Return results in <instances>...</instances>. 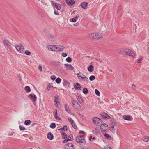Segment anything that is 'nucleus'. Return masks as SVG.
<instances>
[{
	"label": "nucleus",
	"instance_id": "obj_49",
	"mask_svg": "<svg viewBox=\"0 0 149 149\" xmlns=\"http://www.w3.org/2000/svg\"><path fill=\"white\" fill-rule=\"evenodd\" d=\"M71 124L72 127L74 129H77V126L76 125L75 123H74V122L73 123H72Z\"/></svg>",
	"mask_w": 149,
	"mask_h": 149
},
{
	"label": "nucleus",
	"instance_id": "obj_9",
	"mask_svg": "<svg viewBox=\"0 0 149 149\" xmlns=\"http://www.w3.org/2000/svg\"><path fill=\"white\" fill-rule=\"evenodd\" d=\"M51 3L53 7L58 10H60L61 7V5L58 3H55L54 1H52Z\"/></svg>",
	"mask_w": 149,
	"mask_h": 149
},
{
	"label": "nucleus",
	"instance_id": "obj_31",
	"mask_svg": "<svg viewBox=\"0 0 149 149\" xmlns=\"http://www.w3.org/2000/svg\"><path fill=\"white\" fill-rule=\"evenodd\" d=\"M31 122L29 120H26L25 121L24 124L26 125H29L31 123Z\"/></svg>",
	"mask_w": 149,
	"mask_h": 149
},
{
	"label": "nucleus",
	"instance_id": "obj_23",
	"mask_svg": "<svg viewBox=\"0 0 149 149\" xmlns=\"http://www.w3.org/2000/svg\"><path fill=\"white\" fill-rule=\"evenodd\" d=\"M47 138L49 139L52 140L54 138V136L51 132H49L47 135Z\"/></svg>",
	"mask_w": 149,
	"mask_h": 149
},
{
	"label": "nucleus",
	"instance_id": "obj_46",
	"mask_svg": "<svg viewBox=\"0 0 149 149\" xmlns=\"http://www.w3.org/2000/svg\"><path fill=\"white\" fill-rule=\"evenodd\" d=\"M44 31L46 36H48L49 35V31L46 29H44Z\"/></svg>",
	"mask_w": 149,
	"mask_h": 149
},
{
	"label": "nucleus",
	"instance_id": "obj_41",
	"mask_svg": "<svg viewBox=\"0 0 149 149\" xmlns=\"http://www.w3.org/2000/svg\"><path fill=\"white\" fill-rule=\"evenodd\" d=\"M104 136L106 137V138L110 140L111 139V136L107 134H105Z\"/></svg>",
	"mask_w": 149,
	"mask_h": 149
},
{
	"label": "nucleus",
	"instance_id": "obj_50",
	"mask_svg": "<svg viewBox=\"0 0 149 149\" xmlns=\"http://www.w3.org/2000/svg\"><path fill=\"white\" fill-rule=\"evenodd\" d=\"M61 55L63 57H66L67 56V54L66 53L63 52L62 53Z\"/></svg>",
	"mask_w": 149,
	"mask_h": 149
},
{
	"label": "nucleus",
	"instance_id": "obj_27",
	"mask_svg": "<svg viewBox=\"0 0 149 149\" xmlns=\"http://www.w3.org/2000/svg\"><path fill=\"white\" fill-rule=\"evenodd\" d=\"M123 118L125 120H130V117L129 115H124L123 116Z\"/></svg>",
	"mask_w": 149,
	"mask_h": 149
},
{
	"label": "nucleus",
	"instance_id": "obj_52",
	"mask_svg": "<svg viewBox=\"0 0 149 149\" xmlns=\"http://www.w3.org/2000/svg\"><path fill=\"white\" fill-rule=\"evenodd\" d=\"M84 135H80L79 136H78L77 137H79V139H84Z\"/></svg>",
	"mask_w": 149,
	"mask_h": 149
},
{
	"label": "nucleus",
	"instance_id": "obj_11",
	"mask_svg": "<svg viewBox=\"0 0 149 149\" xmlns=\"http://www.w3.org/2000/svg\"><path fill=\"white\" fill-rule=\"evenodd\" d=\"M65 149H74V146L72 143H69L65 145Z\"/></svg>",
	"mask_w": 149,
	"mask_h": 149
},
{
	"label": "nucleus",
	"instance_id": "obj_63",
	"mask_svg": "<svg viewBox=\"0 0 149 149\" xmlns=\"http://www.w3.org/2000/svg\"><path fill=\"white\" fill-rule=\"evenodd\" d=\"M79 17V15H78L77 16H76L74 17V18H75V19L77 20L78 18Z\"/></svg>",
	"mask_w": 149,
	"mask_h": 149
},
{
	"label": "nucleus",
	"instance_id": "obj_19",
	"mask_svg": "<svg viewBox=\"0 0 149 149\" xmlns=\"http://www.w3.org/2000/svg\"><path fill=\"white\" fill-rule=\"evenodd\" d=\"M48 39L50 41L52 42H54L55 41V39L54 36L51 35H49L48 36Z\"/></svg>",
	"mask_w": 149,
	"mask_h": 149
},
{
	"label": "nucleus",
	"instance_id": "obj_28",
	"mask_svg": "<svg viewBox=\"0 0 149 149\" xmlns=\"http://www.w3.org/2000/svg\"><path fill=\"white\" fill-rule=\"evenodd\" d=\"M88 70L90 72H92L94 70V67L92 65H91L88 68Z\"/></svg>",
	"mask_w": 149,
	"mask_h": 149
},
{
	"label": "nucleus",
	"instance_id": "obj_58",
	"mask_svg": "<svg viewBox=\"0 0 149 149\" xmlns=\"http://www.w3.org/2000/svg\"><path fill=\"white\" fill-rule=\"evenodd\" d=\"M79 134H84V131H79Z\"/></svg>",
	"mask_w": 149,
	"mask_h": 149
},
{
	"label": "nucleus",
	"instance_id": "obj_43",
	"mask_svg": "<svg viewBox=\"0 0 149 149\" xmlns=\"http://www.w3.org/2000/svg\"><path fill=\"white\" fill-rule=\"evenodd\" d=\"M61 81V79L59 77H58L55 80L57 84H59Z\"/></svg>",
	"mask_w": 149,
	"mask_h": 149
},
{
	"label": "nucleus",
	"instance_id": "obj_37",
	"mask_svg": "<svg viewBox=\"0 0 149 149\" xmlns=\"http://www.w3.org/2000/svg\"><path fill=\"white\" fill-rule=\"evenodd\" d=\"M68 139L69 141H72L73 140V135L72 134L70 135L69 136H68Z\"/></svg>",
	"mask_w": 149,
	"mask_h": 149
},
{
	"label": "nucleus",
	"instance_id": "obj_21",
	"mask_svg": "<svg viewBox=\"0 0 149 149\" xmlns=\"http://www.w3.org/2000/svg\"><path fill=\"white\" fill-rule=\"evenodd\" d=\"M114 123L112 122V123L111 125L110 131L113 133H115V130L114 129Z\"/></svg>",
	"mask_w": 149,
	"mask_h": 149
},
{
	"label": "nucleus",
	"instance_id": "obj_62",
	"mask_svg": "<svg viewBox=\"0 0 149 149\" xmlns=\"http://www.w3.org/2000/svg\"><path fill=\"white\" fill-rule=\"evenodd\" d=\"M54 13L55 15H58L59 14V13H57V12L55 11H54Z\"/></svg>",
	"mask_w": 149,
	"mask_h": 149
},
{
	"label": "nucleus",
	"instance_id": "obj_16",
	"mask_svg": "<svg viewBox=\"0 0 149 149\" xmlns=\"http://www.w3.org/2000/svg\"><path fill=\"white\" fill-rule=\"evenodd\" d=\"M66 2L69 6H71L75 3V1L74 0H66Z\"/></svg>",
	"mask_w": 149,
	"mask_h": 149
},
{
	"label": "nucleus",
	"instance_id": "obj_61",
	"mask_svg": "<svg viewBox=\"0 0 149 149\" xmlns=\"http://www.w3.org/2000/svg\"><path fill=\"white\" fill-rule=\"evenodd\" d=\"M17 77L18 78V79L19 80H20V81H21V76L20 75L17 76Z\"/></svg>",
	"mask_w": 149,
	"mask_h": 149
},
{
	"label": "nucleus",
	"instance_id": "obj_8",
	"mask_svg": "<svg viewBox=\"0 0 149 149\" xmlns=\"http://www.w3.org/2000/svg\"><path fill=\"white\" fill-rule=\"evenodd\" d=\"M79 137H77L76 139L77 142L79 144L84 146L86 144V142L84 139H79Z\"/></svg>",
	"mask_w": 149,
	"mask_h": 149
},
{
	"label": "nucleus",
	"instance_id": "obj_18",
	"mask_svg": "<svg viewBox=\"0 0 149 149\" xmlns=\"http://www.w3.org/2000/svg\"><path fill=\"white\" fill-rule=\"evenodd\" d=\"M55 45H48L47 47V48L49 50H51L52 51H55Z\"/></svg>",
	"mask_w": 149,
	"mask_h": 149
},
{
	"label": "nucleus",
	"instance_id": "obj_32",
	"mask_svg": "<svg viewBox=\"0 0 149 149\" xmlns=\"http://www.w3.org/2000/svg\"><path fill=\"white\" fill-rule=\"evenodd\" d=\"M59 48L58 49V51H63L65 49V47L63 45H58Z\"/></svg>",
	"mask_w": 149,
	"mask_h": 149
},
{
	"label": "nucleus",
	"instance_id": "obj_10",
	"mask_svg": "<svg viewBox=\"0 0 149 149\" xmlns=\"http://www.w3.org/2000/svg\"><path fill=\"white\" fill-rule=\"evenodd\" d=\"M108 128V125L106 124H102L100 126V129L102 132H105L106 130Z\"/></svg>",
	"mask_w": 149,
	"mask_h": 149
},
{
	"label": "nucleus",
	"instance_id": "obj_51",
	"mask_svg": "<svg viewBox=\"0 0 149 149\" xmlns=\"http://www.w3.org/2000/svg\"><path fill=\"white\" fill-rule=\"evenodd\" d=\"M51 78L52 80H54L56 79V77L54 75H52L51 76Z\"/></svg>",
	"mask_w": 149,
	"mask_h": 149
},
{
	"label": "nucleus",
	"instance_id": "obj_64",
	"mask_svg": "<svg viewBox=\"0 0 149 149\" xmlns=\"http://www.w3.org/2000/svg\"><path fill=\"white\" fill-rule=\"evenodd\" d=\"M92 139V136H90V138H89V141H91Z\"/></svg>",
	"mask_w": 149,
	"mask_h": 149
},
{
	"label": "nucleus",
	"instance_id": "obj_5",
	"mask_svg": "<svg viewBox=\"0 0 149 149\" xmlns=\"http://www.w3.org/2000/svg\"><path fill=\"white\" fill-rule=\"evenodd\" d=\"M93 121L94 124L97 125H99L102 122V121L97 117H94L92 119Z\"/></svg>",
	"mask_w": 149,
	"mask_h": 149
},
{
	"label": "nucleus",
	"instance_id": "obj_4",
	"mask_svg": "<svg viewBox=\"0 0 149 149\" xmlns=\"http://www.w3.org/2000/svg\"><path fill=\"white\" fill-rule=\"evenodd\" d=\"M4 45L7 50L10 51L11 49V44L9 40H4L3 41Z\"/></svg>",
	"mask_w": 149,
	"mask_h": 149
},
{
	"label": "nucleus",
	"instance_id": "obj_36",
	"mask_svg": "<svg viewBox=\"0 0 149 149\" xmlns=\"http://www.w3.org/2000/svg\"><path fill=\"white\" fill-rule=\"evenodd\" d=\"M116 10L117 14L120 12L121 10V6L120 5L117 6Z\"/></svg>",
	"mask_w": 149,
	"mask_h": 149
},
{
	"label": "nucleus",
	"instance_id": "obj_6",
	"mask_svg": "<svg viewBox=\"0 0 149 149\" xmlns=\"http://www.w3.org/2000/svg\"><path fill=\"white\" fill-rule=\"evenodd\" d=\"M15 47L16 50L19 52L21 53H23L24 48L22 44H20L19 45H15Z\"/></svg>",
	"mask_w": 149,
	"mask_h": 149
},
{
	"label": "nucleus",
	"instance_id": "obj_15",
	"mask_svg": "<svg viewBox=\"0 0 149 149\" xmlns=\"http://www.w3.org/2000/svg\"><path fill=\"white\" fill-rule=\"evenodd\" d=\"M64 65L66 66V69L69 70H73L74 68L71 64H65Z\"/></svg>",
	"mask_w": 149,
	"mask_h": 149
},
{
	"label": "nucleus",
	"instance_id": "obj_55",
	"mask_svg": "<svg viewBox=\"0 0 149 149\" xmlns=\"http://www.w3.org/2000/svg\"><path fill=\"white\" fill-rule=\"evenodd\" d=\"M69 140H68V139L64 140L63 141V143H65L68 141H69Z\"/></svg>",
	"mask_w": 149,
	"mask_h": 149
},
{
	"label": "nucleus",
	"instance_id": "obj_26",
	"mask_svg": "<svg viewBox=\"0 0 149 149\" xmlns=\"http://www.w3.org/2000/svg\"><path fill=\"white\" fill-rule=\"evenodd\" d=\"M61 136L62 138V139H67L68 138V136L67 135L66 133L65 132H62L61 133Z\"/></svg>",
	"mask_w": 149,
	"mask_h": 149
},
{
	"label": "nucleus",
	"instance_id": "obj_47",
	"mask_svg": "<svg viewBox=\"0 0 149 149\" xmlns=\"http://www.w3.org/2000/svg\"><path fill=\"white\" fill-rule=\"evenodd\" d=\"M68 120L71 124L73 123L74 122V120L70 118H68Z\"/></svg>",
	"mask_w": 149,
	"mask_h": 149
},
{
	"label": "nucleus",
	"instance_id": "obj_7",
	"mask_svg": "<svg viewBox=\"0 0 149 149\" xmlns=\"http://www.w3.org/2000/svg\"><path fill=\"white\" fill-rule=\"evenodd\" d=\"M125 52L124 55L130 56L133 57H135V53L129 49H125Z\"/></svg>",
	"mask_w": 149,
	"mask_h": 149
},
{
	"label": "nucleus",
	"instance_id": "obj_22",
	"mask_svg": "<svg viewBox=\"0 0 149 149\" xmlns=\"http://www.w3.org/2000/svg\"><path fill=\"white\" fill-rule=\"evenodd\" d=\"M125 49L124 48H120L118 49L117 51L118 53L124 55Z\"/></svg>",
	"mask_w": 149,
	"mask_h": 149
},
{
	"label": "nucleus",
	"instance_id": "obj_24",
	"mask_svg": "<svg viewBox=\"0 0 149 149\" xmlns=\"http://www.w3.org/2000/svg\"><path fill=\"white\" fill-rule=\"evenodd\" d=\"M63 86L67 85L69 87L70 86V82L64 79L63 83Z\"/></svg>",
	"mask_w": 149,
	"mask_h": 149
},
{
	"label": "nucleus",
	"instance_id": "obj_20",
	"mask_svg": "<svg viewBox=\"0 0 149 149\" xmlns=\"http://www.w3.org/2000/svg\"><path fill=\"white\" fill-rule=\"evenodd\" d=\"M74 87L75 89L78 90H81V88L79 84L77 82L75 84Z\"/></svg>",
	"mask_w": 149,
	"mask_h": 149
},
{
	"label": "nucleus",
	"instance_id": "obj_56",
	"mask_svg": "<svg viewBox=\"0 0 149 149\" xmlns=\"http://www.w3.org/2000/svg\"><path fill=\"white\" fill-rule=\"evenodd\" d=\"M77 20L75 19L74 17L72 19L71 21L72 22H76Z\"/></svg>",
	"mask_w": 149,
	"mask_h": 149
},
{
	"label": "nucleus",
	"instance_id": "obj_38",
	"mask_svg": "<svg viewBox=\"0 0 149 149\" xmlns=\"http://www.w3.org/2000/svg\"><path fill=\"white\" fill-rule=\"evenodd\" d=\"M56 127V124L55 123H52L50 126V127L52 129L54 128H55Z\"/></svg>",
	"mask_w": 149,
	"mask_h": 149
},
{
	"label": "nucleus",
	"instance_id": "obj_2",
	"mask_svg": "<svg viewBox=\"0 0 149 149\" xmlns=\"http://www.w3.org/2000/svg\"><path fill=\"white\" fill-rule=\"evenodd\" d=\"M77 77L80 80L87 82L89 81L88 78L85 75L81 72H79L77 74Z\"/></svg>",
	"mask_w": 149,
	"mask_h": 149
},
{
	"label": "nucleus",
	"instance_id": "obj_45",
	"mask_svg": "<svg viewBox=\"0 0 149 149\" xmlns=\"http://www.w3.org/2000/svg\"><path fill=\"white\" fill-rule=\"evenodd\" d=\"M25 54L26 55H29L31 54V53L29 50H26L25 51Z\"/></svg>",
	"mask_w": 149,
	"mask_h": 149
},
{
	"label": "nucleus",
	"instance_id": "obj_59",
	"mask_svg": "<svg viewBox=\"0 0 149 149\" xmlns=\"http://www.w3.org/2000/svg\"><path fill=\"white\" fill-rule=\"evenodd\" d=\"M142 57H141L140 59H139L138 61L137 62L139 63H141V60L142 59Z\"/></svg>",
	"mask_w": 149,
	"mask_h": 149
},
{
	"label": "nucleus",
	"instance_id": "obj_35",
	"mask_svg": "<svg viewBox=\"0 0 149 149\" xmlns=\"http://www.w3.org/2000/svg\"><path fill=\"white\" fill-rule=\"evenodd\" d=\"M88 91L86 88H84L83 90V92L84 94H86L88 93Z\"/></svg>",
	"mask_w": 149,
	"mask_h": 149
},
{
	"label": "nucleus",
	"instance_id": "obj_12",
	"mask_svg": "<svg viewBox=\"0 0 149 149\" xmlns=\"http://www.w3.org/2000/svg\"><path fill=\"white\" fill-rule=\"evenodd\" d=\"M28 97L30 99H32L33 102H35L37 100V97L34 94H30L28 96Z\"/></svg>",
	"mask_w": 149,
	"mask_h": 149
},
{
	"label": "nucleus",
	"instance_id": "obj_34",
	"mask_svg": "<svg viewBox=\"0 0 149 149\" xmlns=\"http://www.w3.org/2000/svg\"><path fill=\"white\" fill-rule=\"evenodd\" d=\"M25 90L26 92L29 93L31 89L30 87L29 86H26L25 87Z\"/></svg>",
	"mask_w": 149,
	"mask_h": 149
},
{
	"label": "nucleus",
	"instance_id": "obj_33",
	"mask_svg": "<svg viewBox=\"0 0 149 149\" xmlns=\"http://www.w3.org/2000/svg\"><path fill=\"white\" fill-rule=\"evenodd\" d=\"M58 95H56L54 97V101L55 103L57 104L58 102Z\"/></svg>",
	"mask_w": 149,
	"mask_h": 149
},
{
	"label": "nucleus",
	"instance_id": "obj_30",
	"mask_svg": "<svg viewBox=\"0 0 149 149\" xmlns=\"http://www.w3.org/2000/svg\"><path fill=\"white\" fill-rule=\"evenodd\" d=\"M54 115L55 116V118L57 120H61V118H59L57 116V110L56 111V112L54 113Z\"/></svg>",
	"mask_w": 149,
	"mask_h": 149
},
{
	"label": "nucleus",
	"instance_id": "obj_29",
	"mask_svg": "<svg viewBox=\"0 0 149 149\" xmlns=\"http://www.w3.org/2000/svg\"><path fill=\"white\" fill-rule=\"evenodd\" d=\"M142 141L145 142H147L149 141V137L147 136L143 137L142 139Z\"/></svg>",
	"mask_w": 149,
	"mask_h": 149
},
{
	"label": "nucleus",
	"instance_id": "obj_3",
	"mask_svg": "<svg viewBox=\"0 0 149 149\" xmlns=\"http://www.w3.org/2000/svg\"><path fill=\"white\" fill-rule=\"evenodd\" d=\"M71 101L73 107L75 109L80 111L81 110V107L80 105L76 100H74L73 98L71 99Z\"/></svg>",
	"mask_w": 149,
	"mask_h": 149
},
{
	"label": "nucleus",
	"instance_id": "obj_40",
	"mask_svg": "<svg viewBox=\"0 0 149 149\" xmlns=\"http://www.w3.org/2000/svg\"><path fill=\"white\" fill-rule=\"evenodd\" d=\"M95 94L98 96L100 95V93L99 91L97 89H95Z\"/></svg>",
	"mask_w": 149,
	"mask_h": 149
},
{
	"label": "nucleus",
	"instance_id": "obj_54",
	"mask_svg": "<svg viewBox=\"0 0 149 149\" xmlns=\"http://www.w3.org/2000/svg\"><path fill=\"white\" fill-rule=\"evenodd\" d=\"M132 88L134 90H135L136 88V87L135 85L132 84Z\"/></svg>",
	"mask_w": 149,
	"mask_h": 149
},
{
	"label": "nucleus",
	"instance_id": "obj_48",
	"mask_svg": "<svg viewBox=\"0 0 149 149\" xmlns=\"http://www.w3.org/2000/svg\"><path fill=\"white\" fill-rule=\"evenodd\" d=\"M19 128L21 130H26V128L25 127L21 125L19 126Z\"/></svg>",
	"mask_w": 149,
	"mask_h": 149
},
{
	"label": "nucleus",
	"instance_id": "obj_14",
	"mask_svg": "<svg viewBox=\"0 0 149 149\" xmlns=\"http://www.w3.org/2000/svg\"><path fill=\"white\" fill-rule=\"evenodd\" d=\"M100 115L103 118L105 119L106 118L110 119L111 118L110 117L109 115L105 113H101Z\"/></svg>",
	"mask_w": 149,
	"mask_h": 149
},
{
	"label": "nucleus",
	"instance_id": "obj_57",
	"mask_svg": "<svg viewBox=\"0 0 149 149\" xmlns=\"http://www.w3.org/2000/svg\"><path fill=\"white\" fill-rule=\"evenodd\" d=\"M38 68L40 71H42V67L40 65L38 66Z\"/></svg>",
	"mask_w": 149,
	"mask_h": 149
},
{
	"label": "nucleus",
	"instance_id": "obj_44",
	"mask_svg": "<svg viewBox=\"0 0 149 149\" xmlns=\"http://www.w3.org/2000/svg\"><path fill=\"white\" fill-rule=\"evenodd\" d=\"M95 78V77L94 75H91L89 77V80L91 81H92L94 80Z\"/></svg>",
	"mask_w": 149,
	"mask_h": 149
},
{
	"label": "nucleus",
	"instance_id": "obj_17",
	"mask_svg": "<svg viewBox=\"0 0 149 149\" xmlns=\"http://www.w3.org/2000/svg\"><path fill=\"white\" fill-rule=\"evenodd\" d=\"M64 106L66 111L68 113H70L71 111L69 109L68 105L67 104H64Z\"/></svg>",
	"mask_w": 149,
	"mask_h": 149
},
{
	"label": "nucleus",
	"instance_id": "obj_42",
	"mask_svg": "<svg viewBox=\"0 0 149 149\" xmlns=\"http://www.w3.org/2000/svg\"><path fill=\"white\" fill-rule=\"evenodd\" d=\"M66 61L70 63L72 61V59L70 57H68L66 58Z\"/></svg>",
	"mask_w": 149,
	"mask_h": 149
},
{
	"label": "nucleus",
	"instance_id": "obj_25",
	"mask_svg": "<svg viewBox=\"0 0 149 149\" xmlns=\"http://www.w3.org/2000/svg\"><path fill=\"white\" fill-rule=\"evenodd\" d=\"M77 99L78 100V102L81 104L84 103V101L82 98L80 96H78L77 97Z\"/></svg>",
	"mask_w": 149,
	"mask_h": 149
},
{
	"label": "nucleus",
	"instance_id": "obj_13",
	"mask_svg": "<svg viewBox=\"0 0 149 149\" xmlns=\"http://www.w3.org/2000/svg\"><path fill=\"white\" fill-rule=\"evenodd\" d=\"M88 4V3L84 2H81L80 5L84 9H86L87 8V6Z\"/></svg>",
	"mask_w": 149,
	"mask_h": 149
},
{
	"label": "nucleus",
	"instance_id": "obj_39",
	"mask_svg": "<svg viewBox=\"0 0 149 149\" xmlns=\"http://www.w3.org/2000/svg\"><path fill=\"white\" fill-rule=\"evenodd\" d=\"M59 130H63L65 131H67V126L65 125L63 128H60Z\"/></svg>",
	"mask_w": 149,
	"mask_h": 149
},
{
	"label": "nucleus",
	"instance_id": "obj_53",
	"mask_svg": "<svg viewBox=\"0 0 149 149\" xmlns=\"http://www.w3.org/2000/svg\"><path fill=\"white\" fill-rule=\"evenodd\" d=\"M103 149H112L111 148V147L107 146L106 147H104Z\"/></svg>",
	"mask_w": 149,
	"mask_h": 149
},
{
	"label": "nucleus",
	"instance_id": "obj_1",
	"mask_svg": "<svg viewBox=\"0 0 149 149\" xmlns=\"http://www.w3.org/2000/svg\"><path fill=\"white\" fill-rule=\"evenodd\" d=\"M88 36L91 39H99L103 37V35L100 33H90L88 34Z\"/></svg>",
	"mask_w": 149,
	"mask_h": 149
},
{
	"label": "nucleus",
	"instance_id": "obj_60",
	"mask_svg": "<svg viewBox=\"0 0 149 149\" xmlns=\"http://www.w3.org/2000/svg\"><path fill=\"white\" fill-rule=\"evenodd\" d=\"M59 48V47H58V45L57 47H56V46L55 45V49H56L58 50V51Z\"/></svg>",
	"mask_w": 149,
	"mask_h": 149
}]
</instances>
